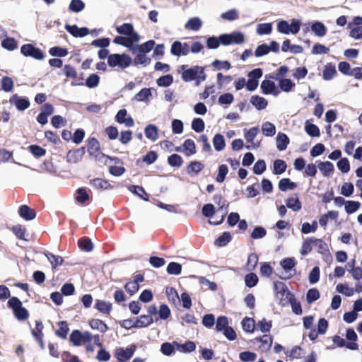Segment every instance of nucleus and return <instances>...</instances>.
<instances>
[{
	"instance_id": "obj_1",
	"label": "nucleus",
	"mask_w": 362,
	"mask_h": 362,
	"mask_svg": "<svg viewBox=\"0 0 362 362\" xmlns=\"http://www.w3.org/2000/svg\"><path fill=\"white\" fill-rule=\"evenodd\" d=\"M132 64V59L129 54L125 53L110 54L107 59V65L112 68L118 66L121 69H124L129 67Z\"/></svg>"
},
{
	"instance_id": "obj_2",
	"label": "nucleus",
	"mask_w": 362,
	"mask_h": 362,
	"mask_svg": "<svg viewBox=\"0 0 362 362\" xmlns=\"http://www.w3.org/2000/svg\"><path fill=\"white\" fill-rule=\"evenodd\" d=\"M199 75L201 80L206 79L207 76L204 67L196 65L184 70L182 74V79L185 82H190L197 78Z\"/></svg>"
},
{
	"instance_id": "obj_3",
	"label": "nucleus",
	"mask_w": 362,
	"mask_h": 362,
	"mask_svg": "<svg viewBox=\"0 0 362 362\" xmlns=\"http://www.w3.org/2000/svg\"><path fill=\"white\" fill-rule=\"evenodd\" d=\"M221 44L225 46L232 44L240 45L245 42V35L240 31H234L231 33H224L219 35Z\"/></svg>"
},
{
	"instance_id": "obj_4",
	"label": "nucleus",
	"mask_w": 362,
	"mask_h": 362,
	"mask_svg": "<svg viewBox=\"0 0 362 362\" xmlns=\"http://www.w3.org/2000/svg\"><path fill=\"white\" fill-rule=\"evenodd\" d=\"M93 340V335L88 331L81 332L78 329H74L69 336V341L74 346H79L82 343H89Z\"/></svg>"
},
{
	"instance_id": "obj_5",
	"label": "nucleus",
	"mask_w": 362,
	"mask_h": 362,
	"mask_svg": "<svg viewBox=\"0 0 362 362\" xmlns=\"http://www.w3.org/2000/svg\"><path fill=\"white\" fill-rule=\"evenodd\" d=\"M88 152L90 157H93L98 161H103L106 155L101 152L100 143L95 137L88 139Z\"/></svg>"
},
{
	"instance_id": "obj_6",
	"label": "nucleus",
	"mask_w": 362,
	"mask_h": 362,
	"mask_svg": "<svg viewBox=\"0 0 362 362\" xmlns=\"http://www.w3.org/2000/svg\"><path fill=\"white\" fill-rule=\"evenodd\" d=\"M21 52L25 57H30L37 60H42L45 58L44 52L38 47L32 44H25L21 47Z\"/></svg>"
},
{
	"instance_id": "obj_7",
	"label": "nucleus",
	"mask_w": 362,
	"mask_h": 362,
	"mask_svg": "<svg viewBox=\"0 0 362 362\" xmlns=\"http://www.w3.org/2000/svg\"><path fill=\"white\" fill-rule=\"evenodd\" d=\"M136 350V346L134 344H131L126 349L119 347L115 350V356L121 362L129 360Z\"/></svg>"
},
{
	"instance_id": "obj_8",
	"label": "nucleus",
	"mask_w": 362,
	"mask_h": 362,
	"mask_svg": "<svg viewBox=\"0 0 362 362\" xmlns=\"http://www.w3.org/2000/svg\"><path fill=\"white\" fill-rule=\"evenodd\" d=\"M189 52V47L186 42L182 43L180 41L176 40L171 45L170 53L173 56H186Z\"/></svg>"
},
{
	"instance_id": "obj_9",
	"label": "nucleus",
	"mask_w": 362,
	"mask_h": 362,
	"mask_svg": "<svg viewBox=\"0 0 362 362\" xmlns=\"http://www.w3.org/2000/svg\"><path fill=\"white\" fill-rule=\"evenodd\" d=\"M9 103L14 105L19 111L25 110L30 104L28 98L19 96L18 94L13 95L9 99Z\"/></svg>"
},
{
	"instance_id": "obj_10",
	"label": "nucleus",
	"mask_w": 362,
	"mask_h": 362,
	"mask_svg": "<svg viewBox=\"0 0 362 362\" xmlns=\"http://www.w3.org/2000/svg\"><path fill=\"white\" fill-rule=\"evenodd\" d=\"M65 29L74 37H83L90 33V30L88 28H78L76 25L66 24Z\"/></svg>"
},
{
	"instance_id": "obj_11",
	"label": "nucleus",
	"mask_w": 362,
	"mask_h": 362,
	"mask_svg": "<svg viewBox=\"0 0 362 362\" xmlns=\"http://www.w3.org/2000/svg\"><path fill=\"white\" fill-rule=\"evenodd\" d=\"M86 152V148L82 146L76 150H69L66 153V161L68 163H76L80 161Z\"/></svg>"
},
{
	"instance_id": "obj_12",
	"label": "nucleus",
	"mask_w": 362,
	"mask_h": 362,
	"mask_svg": "<svg viewBox=\"0 0 362 362\" xmlns=\"http://www.w3.org/2000/svg\"><path fill=\"white\" fill-rule=\"evenodd\" d=\"M274 291L276 294V297L279 298V304L284 305L286 303L284 302V297L285 293L288 291L286 285L281 281H275L274 282Z\"/></svg>"
},
{
	"instance_id": "obj_13",
	"label": "nucleus",
	"mask_w": 362,
	"mask_h": 362,
	"mask_svg": "<svg viewBox=\"0 0 362 362\" xmlns=\"http://www.w3.org/2000/svg\"><path fill=\"white\" fill-rule=\"evenodd\" d=\"M311 31L319 37H324L327 33V28L325 24L319 21H313L310 24Z\"/></svg>"
},
{
	"instance_id": "obj_14",
	"label": "nucleus",
	"mask_w": 362,
	"mask_h": 362,
	"mask_svg": "<svg viewBox=\"0 0 362 362\" xmlns=\"http://www.w3.org/2000/svg\"><path fill=\"white\" fill-rule=\"evenodd\" d=\"M19 216L25 221L33 220L36 217V212L28 205H21L18 209Z\"/></svg>"
},
{
	"instance_id": "obj_15",
	"label": "nucleus",
	"mask_w": 362,
	"mask_h": 362,
	"mask_svg": "<svg viewBox=\"0 0 362 362\" xmlns=\"http://www.w3.org/2000/svg\"><path fill=\"white\" fill-rule=\"evenodd\" d=\"M332 341L337 347L339 348L346 347L350 350H357L358 349V345L356 343H347L346 342L345 339L339 335H334L332 337Z\"/></svg>"
},
{
	"instance_id": "obj_16",
	"label": "nucleus",
	"mask_w": 362,
	"mask_h": 362,
	"mask_svg": "<svg viewBox=\"0 0 362 362\" xmlns=\"http://www.w3.org/2000/svg\"><path fill=\"white\" fill-rule=\"evenodd\" d=\"M155 45V41L153 40H150L141 45H134V47L133 49H132V53L136 54V51H139V52L146 54L153 49Z\"/></svg>"
},
{
	"instance_id": "obj_17",
	"label": "nucleus",
	"mask_w": 362,
	"mask_h": 362,
	"mask_svg": "<svg viewBox=\"0 0 362 362\" xmlns=\"http://www.w3.org/2000/svg\"><path fill=\"white\" fill-rule=\"evenodd\" d=\"M95 308L104 315H109L112 309V305L110 302L103 300H95Z\"/></svg>"
},
{
	"instance_id": "obj_18",
	"label": "nucleus",
	"mask_w": 362,
	"mask_h": 362,
	"mask_svg": "<svg viewBox=\"0 0 362 362\" xmlns=\"http://www.w3.org/2000/svg\"><path fill=\"white\" fill-rule=\"evenodd\" d=\"M276 141L277 149L282 151L286 149L288 145L289 144L290 139L286 134L283 132H279L276 138Z\"/></svg>"
},
{
	"instance_id": "obj_19",
	"label": "nucleus",
	"mask_w": 362,
	"mask_h": 362,
	"mask_svg": "<svg viewBox=\"0 0 362 362\" xmlns=\"http://www.w3.org/2000/svg\"><path fill=\"white\" fill-rule=\"evenodd\" d=\"M317 167L323 176L328 177L334 171V165L330 161H317Z\"/></svg>"
},
{
	"instance_id": "obj_20",
	"label": "nucleus",
	"mask_w": 362,
	"mask_h": 362,
	"mask_svg": "<svg viewBox=\"0 0 362 362\" xmlns=\"http://www.w3.org/2000/svg\"><path fill=\"white\" fill-rule=\"evenodd\" d=\"M151 95V88H144L134 96L133 100L139 102L148 103L149 98Z\"/></svg>"
},
{
	"instance_id": "obj_21",
	"label": "nucleus",
	"mask_w": 362,
	"mask_h": 362,
	"mask_svg": "<svg viewBox=\"0 0 362 362\" xmlns=\"http://www.w3.org/2000/svg\"><path fill=\"white\" fill-rule=\"evenodd\" d=\"M128 189L134 194L138 196L144 201L149 200V195L146 192L144 188L139 185H129Z\"/></svg>"
},
{
	"instance_id": "obj_22",
	"label": "nucleus",
	"mask_w": 362,
	"mask_h": 362,
	"mask_svg": "<svg viewBox=\"0 0 362 362\" xmlns=\"http://www.w3.org/2000/svg\"><path fill=\"white\" fill-rule=\"evenodd\" d=\"M204 165L199 161L193 160L187 167V173L191 175H197L204 168Z\"/></svg>"
},
{
	"instance_id": "obj_23",
	"label": "nucleus",
	"mask_w": 362,
	"mask_h": 362,
	"mask_svg": "<svg viewBox=\"0 0 362 362\" xmlns=\"http://www.w3.org/2000/svg\"><path fill=\"white\" fill-rule=\"evenodd\" d=\"M250 103L258 110H264L268 105V101L264 98L257 95L251 97Z\"/></svg>"
},
{
	"instance_id": "obj_24",
	"label": "nucleus",
	"mask_w": 362,
	"mask_h": 362,
	"mask_svg": "<svg viewBox=\"0 0 362 362\" xmlns=\"http://www.w3.org/2000/svg\"><path fill=\"white\" fill-rule=\"evenodd\" d=\"M312 238L313 245L317 248V252L322 255H325L327 252L329 257L332 258L329 252L327 244L322 239L316 238L314 237Z\"/></svg>"
},
{
	"instance_id": "obj_25",
	"label": "nucleus",
	"mask_w": 362,
	"mask_h": 362,
	"mask_svg": "<svg viewBox=\"0 0 362 362\" xmlns=\"http://www.w3.org/2000/svg\"><path fill=\"white\" fill-rule=\"evenodd\" d=\"M145 136L147 139L155 141L158 138V129L155 124H148L144 129Z\"/></svg>"
},
{
	"instance_id": "obj_26",
	"label": "nucleus",
	"mask_w": 362,
	"mask_h": 362,
	"mask_svg": "<svg viewBox=\"0 0 362 362\" xmlns=\"http://www.w3.org/2000/svg\"><path fill=\"white\" fill-rule=\"evenodd\" d=\"M232 240V236L230 232H223L218 238L214 241V245L216 247H222L227 245Z\"/></svg>"
},
{
	"instance_id": "obj_27",
	"label": "nucleus",
	"mask_w": 362,
	"mask_h": 362,
	"mask_svg": "<svg viewBox=\"0 0 362 362\" xmlns=\"http://www.w3.org/2000/svg\"><path fill=\"white\" fill-rule=\"evenodd\" d=\"M78 245L81 250L86 252L92 251L93 249V243L88 237L81 238L78 240Z\"/></svg>"
},
{
	"instance_id": "obj_28",
	"label": "nucleus",
	"mask_w": 362,
	"mask_h": 362,
	"mask_svg": "<svg viewBox=\"0 0 362 362\" xmlns=\"http://www.w3.org/2000/svg\"><path fill=\"white\" fill-rule=\"evenodd\" d=\"M279 189L282 192L288 189L293 190L297 187V183L292 182L289 178H282L279 180L278 185Z\"/></svg>"
},
{
	"instance_id": "obj_29",
	"label": "nucleus",
	"mask_w": 362,
	"mask_h": 362,
	"mask_svg": "<svg viewBox=\"0 0 362 362\" xmlns=\"http://www.w3.org/2000/svg\"><path fill=\"white\" fill-rule=\"evenodd\" d=\"M177 349L182 353H191L196 349V344L194 341L187 340L184 344L176 343Z\"/></svg>"
},
{
	"instance_id": "obj_30",
	"label": "nucleus",
	"mask_w": 362,
	"mask_h": 362,
	"mask_svg": "<svg viewBox=\"0 0 362 362\" xmlns=\"http://www.w3.org/2000/svg\"><path fill=\"white\" fill-rule=\"evenodd\" d=\"M287 168V164L285 160L276 159L273 163V173L274 175L283 174Z\"/></svg>"
},
{
	"instance_id": "obj_31",
	"label": "nucleus",
	"mask_w": 362,
	"mask_h": 362,
	"mask_svg": "<svg viewBox=\"0 0 362 362\" xmlns=\"http://www.w3.org/2000/svg\"><path fill=\"white\" fill-rule=\"evenodd\" d=\"M296 197H289L286 200V205L288 209H292L293 211H298L302 208V204L300 202L297 194H295Z\"/></svg>"
},
{
	"instance_id": "obj_32",
	"label": "nucleus",
	"mask_w": 362,
	"mask_h": 362,
	"mask_svg": "<svg viewBox=\"0 0 362 362\" xmlns=\"http://www.w3.org/2000/svg\"><path fill=\"white\" fill-rule=\"evenodd\" d=\"M305 131L311 137H318L320 135L319 127L309 121L305 123Z\"/></svg>"
},
{
	"instance_id": "obj_33",
	"label": "nucleus",
	"mask_w": 362,
	"mask_h": 362,
	"mask_svg": "<svg viewBox=\"0 0 362 362\" xmlns=\"http://www.w3.org/2000/svg\"><path fill=\"white\" fill-rule=\"evenodd\" d=\"M59 329L56 330L55 334L63 339H66L68 332L69 331V325L66 321H59L57 323Z\"/></svg>"
},
{
	"instance_id": "obj_34",
	"label": "nucleus",
	"mask_w": 362,
	"mask_h": 362,
	"mask_svg": "<svg viewBox=\"0 0 362 362\" xmlns=\"http://www.w3.org/2000/svg\"><path fill=\"white\" fill-rule=\"evenodd\" d=\"M182 147L184 148L183 152L187 156H190L196 153L195 143L191 139H186L182 144Z\"/></svg>"
},
{
	"instance_id": "obj_35",
	"label": "nucleus",
	"mask_w": 362,
	"mask_h": 362,
	"mask_svg": "<svg viewBox=\"0 0 362 362\" xmlns=\"http://www.w3.org/2000/svg\"><path fill=\"white\" fill-rule=\"evenodd\" d=\"M45 255L52 264V269H56L58 266L62 265L64 262V259L59 255H55L49 252H45Z\"/></svg>"
},
{
	"instance_id": "obj_36",
	"label": "nucleus",
	"mask_w": 362,
	"mask_h": 362,
	"mask_svg": "<svg viewBox=\"0 0 362 362\" xmlns=\"http://www.w3.org/2000/svg\"><path fill=\"white\" fill-rule=\"evenodd\" d=\"M228 318L225 315H221L215 321V329L218 332H223L228 325Z\"/></svg>"
},
{
	"instance_id": "obj_37",
	"label": "nucleus",
	"mask_w": 362,
	"mask_h": 362,
	"mask_svg": "<svg viewBox=\"0 0 362 362\" xmlns=\"http://www.w3.org/2000/svg\"><path fill=\"white\" fill-rule=\"evenodd\" d=\"M202 25V22L201 19L198 17H193L189 18L185 23V28L186 29L197 31L201 28Z\"/></svg>"
},
{
	"instance_id": "obj_38",
	"label": "nucleus",
	"mask_w": 362,
	"mask_h": 362,
	"mask_svg": "<svg viewBox=\"0 0 362 362\" xmlns=\"http://www.w3.org/2000/svg\"><path fill=\"white\" fill-rule=\"evenodd\" d=\"M337 74L335 66L332 63H328L323 71L322 76L323 78L326 81H329Z\"/></svg>"
},
{
	"instance_id": "obj_39",
	"label": "nucleus",
	"mask_w": 362,
	"mask_h": 362,
	"mask_svg": "<svg viewBox=\"0 0 362 362\" xmlns=\"http://www.w3.org/2000/svg\"><path fill=\"white\" fill-rule=\"evenodd\" d=\"M278 82L280 90L286 93L291 91L296 86L295 83L290 78H284L279 80Z\"/></svg>"
},
{
	"instance_id": "obj_40",
	"label": "nucleus",
	"mask_w": 362,
	"mask_h": 362,
	"mask_svg": "<svg viewBox=\"0 0 362 362\" xmlns=\"http://www.w3.org/2000/svg\"><path fill=\"white\" fill-rule=\"evenodd\" d=\"M213 145L216 151H221L226 146L224 136L221 134H216L213 138Z\"/></svg>"
},
{
	"instance_id": "obj_41",
	"label": "nucleus",
	"mask_w": 362,
	"mask_h": 362,
	"mask_svg": "<svg viewBox=\"0 0 362 362\" xmlns=\"http://www.w3.org/2000/svg\"><path fill=\"white\" fill-rule=\"evenodd\" d=\"M243 329L249 333H252L255 331V322L253 318L245 317L241 322Z\"/></svg>"
},
{
	"instance_id": "obj_42",
	"label": "nucleus",
	"mask_w": 362,
	"mask_h": 362,
	"mask_svg": "<svg viewBox=\"0 0 362 362\" xmlns=\"http://www.w3.org/2000/svg\"><path fill=\"white\" fill-rule=\"evenodd\" d=\"M90 185L96 189H108L112 188L109 182L102 178H95L90 180Z\"/></svg>"
},
{
	"instance_id": "obj_43",
	"label": "nucleus",
	"mask_w": 362,
	"mask_h": 362,
	"mask_svg": "<svg viewBox=\"0 0 362 362\" xmlns=\"http://www.w3.org/2000/svg\"><path fill=\"white\" fill-rule=\"evenodd\" d=\"M154 322L153 317L148 315H141L136 320V325H138L139 328L146 327L151 325Z\"/></svg>"
},
{
	"instance_id": "obj_44",
	"label": "nucleus",
	"mask_w": 362,
	"mask_h": 362,
	"mask_svg": "<svg viewBox=\"0 0 362 362\" xmlns=\"http://www.w3.org/2000/svg\"><path fill=\"white\" fill-rule=\"evenodd\" d=\"M259 278L254 272H250L245 276V284L247 288H253L257 285Z\"/></svg>"
},
{
	"instance_id": "obj_45",
	"label": "nucleus",
	"mask_w": 362,
	"mask_h": 362,
	"mask_svg": "<svg viewBox=\"0 0 362 362\" xmlns=\"http://www.w3.org/2000/svg\"><path fill=\"white\" fill-rule=\"evenodd\" d=\"M168 163L171 167L180 168L183 164V159L179 154L173 153L168 157Z\"/></svg>"
},
{
	"instance_id": "obj_46",
	"label": "nucleus",
	"mask_w": 362,
	"mask_h": 362,
	"mask_svg": "<svg viewBox=\"0 0 362 362\" xmlns=\"http://www.w3.org/2000/svg\"><path fill=\"white\" fill-rule=\"evenodd\" d=\"M158 314V317L156 318V322H157L159 319L167 320L170 316L171 311L167 304L162 303L159 307Z\"/></svg>"
},
{
	"instance_id": "obj_47",
	"label": "nucleus",
	"mask_w": 362,
	"mask_h": 362,
	"mask_svg": "<svg viewBox=\"0 0 362 362\" xmlns=\"http://www.w3.org/2000/svg\"><path fill=\"white\" fill-rule=\"evenodd\" d=\"M1 47L5 49L13 51L18 47V45L14 38L6 37L1 41Z\"/></svg>"
},
{
	"instance_id": "obj_48",
	"label": "nucleus",
	"mask_w": 362,
	"mask_h": 362,
	"mask_svg": "<svg viewBox=\"0 0 362 362\" xmlns=\"http://www.w3.org/2000/svg\"><path fill=\"white\" fill-rule=\"evenodd\" d=\"M296 261L294 257H286L280 262V265L286 272L291 271L296 267Z\"/></svg>"
},
{
	"instance_id": "obj_49",
	"label": "nucleus",
	"mask_w": 362,
	"mask_h": 362,
	"mask_svg": "<svg viewBox=\"0 0 362 362\" xmlns=\"http://www.w3.org/2000/svg\"><path fill=\"white\" fill-rule=\"evenodd\" d=\"M13 313L15 317L19 321L25 320L29 317L28 310L23 305L14 310V311H13Z\"/></svg>"
},
{
	"instance_id": "obj_50",
	"label": "nucleus",
	"mask_w": 362,
	"mask_h": 362,
	"mask_svg": "<svg viewBox=\"0 0 362 362\" xmlns=\"http://www.w3.org/2000/svg\"><path fill=\"white\" fill-rule=\"evenodd\" d=\"M166 271L168 274L179 275L182 272V264L178 262H171L168 264Z\"/></svg>"
},
{
	"instance_id": "obj_51",
	"label": "nucleus",
	"mask_w": 362,
	"mask_h": 362,
	"mask_svg": "<svg viewBox=\"0 0 362 362\" xmlns=\"http://www.w3.org/2000/svg\"><path fill=\"white\" fill-rule=\"evenodd\" d=\"M262 134L266 136H273L276 134V127L269 122H265L262 126Z\"/></svg>"
},
{
	"instance_id": "obj_52",
	"label": "nucleus",
	"mask_w": 362,
	"mask_h": 362,
	"mask_svg": "<svg viewBox=\"0 0 362 362\" xmlns=\"http://www.w3.org/2000/svg\"><path fill=\"white\" fill-rule=\"evenodd\" d=\"M320 297V293L317 288H310L306 293V300L308 304H311L317 300Z\"/></svg>"
},
{
	"instance_id": "obj_53",
	"label": "nucleus",
	"mask_w": 362,
	"mask_h": 362,
	"mask_svg": "<svg viewBox=\"0 0 362 362\" xmlns=\"http://www.w3.org/2000/svg\"><path fill=\"white\" fill-rule=\"evenodd\" d=\"M173 83V76L171 74H166L159 77L156 83L160 87H168Z\"/></svg>"
},
{
	"instance_id": "obj_54",
	"label": "nucleus",
	"mask_w": 362,
	"mask_h": 362,
	"mask_svg": "<svg viewBox=\"0 0 362 362\" xmlns=\"http://www.w3.org/2000/svg\"><path fill=\"white\" fill-rule=\"evenodd\" d=\"M49 54L52 57H64L68 54L66 48L54 46L49 49Z\"/></svg>"
},
{
	"instance_id": "obj_55",
	"label": "nucleus",
	"mask_w": 362,
	"mask_h": 362,
	"mask_svg": "<svg viewBox=\"0 0 362 362\" xmlns=\"http://www.w3.org/2000/svg\"><path fill=\"white\" fill-rule=\"evenodd\" d=\"M100 83V76L97 74H91L86 80L84 86L89 88H94Z\"/></svg>"
},
{
	"instance_id": "obj_56",
	"label": "nucleus",
	"mask_w": 362,
	"mask_h": 362,
	"mask_svg": "<svg viewBox=\"0 0 362 362\" xmlns=\"http://www.w3.org/2000/svg\"><path fill=\"white\" fill-rule=\"evenodd\" d=\"M85 8V4L82 0H71L69 9L74 13H79L82 11Z\"/></svg>"
},
{
	"instance_id": "obj_57",
	"label": "nucleus",
	"mask_w": 362,
	"mask_h": 362,
	"mask_svg": "<svg viewBox=\"0 0 362 362\" xmlns=\"http://www.w3.org/2000/svg\"><path fill=\"white\" fill-rule=\"evenodd\" d=\"M275 83L271 80L264 79L262 81L260 88L264 95H269L273 88H275Z\"/></svg>"
},
{
	"instance_id": "obj_58",
	"label": "nucleus",
	"mask_w": 362,
	"mask_h": 362,
	"mask_svg": "<svg viewBox=\"0 0 362 362\" xmlns=\"http://www.w3.org/2000/svg\"><path fill=\"white\" fill-rule=\"evenodd\" d=\"M228 173V168L226 164H221L218 166V174L216 177L217 182L222 183L224 182L226 177Z\"/></svg>"
},
{
	"instance_id": "obj_59",
	"label": "nucleus",
	"mask_w": 362,
	"mask_h": 362,
	"mask_svg": "<svg viewBox=\"0 0 362 362\" xmlns=\"http://www.w3.org/2000/svg\"><path fill=\"white\" fill-rule=\"evenodd\" d=\"M30 152L36 158H40L46 154V150L37 144H32L28 146Z\"/></svg>"
},
{
	"instance_id": "obj_60",
	"label": "nucleus",
	"mask_w": 362,
	"mask_h": 362,
	"mask_svg": "<svg viewBox=\"0 0 362 362\" xmlns=\"http://www.w3.org/2000/svg\"><path fill=\"white\" fill-rule=\"evenodd\" d=\"M336 290L347 297L352 296L354 293V289L349 287L346 284H339L336 287Z\"/></svg>"
},
{
	"instance_id": "obj_61",
	"label": "nucleus",
	"mask_w": 362,
	"mask_h": 362,
	"mask_svg": "<svg viewBox=\"0 0 362 362\" xmlns=\"http://www.w3.org/2000/svg\"><path fill=\"white\" fill-rule=\"evenodd\" d=\"M266 169V162L263 159L257 160L252 168L254 174L257 175H262Z\"/></svg>"
},
{
	"instance_id": "obj_62",
	"label": "nucleus",
	"mask_w": 362,
	"mask_h": 362,
	"mask_svg": "<svg viewBox=\"0 0 362 362\" xmlns=\"http://www.w3.org/2000/svg\"><path fill=\"white\" fill-rule=\"evenodd\" d=\"M12 231L18 239L28 240V239L25 237L26 228L24 226L21 224L13 226L12 228Z\"/></svg>"
},
{
	"instance_id": "obj_63",
	"label": "nucleus",
	"mask_w": 362,
	"mask_h": 362,
	"mask_svg": "<svg viewBox=\"0 0 362 362\" xmlns=\"http://www.w3.org/2000/svg\"><path fill=\"white\" fill-rule=\"evenodd\" d=\"M267 230L266 229L260 226H257L254 228L252 232L251 233V238L254 240L261 239L266 236Z\"/></svg>"
},
{
	"instance_id": "obj_64",
	"label": "nucleus",
	"mask_w": 362,
	"mask_h": 362,
	"mask_svg": "<svg viewBox=\"0 0 362 362\" xmlns=\"http://www.w3.org/2000/svg\"><path fill=\"white\" fill-rule=\"evenodd\" d=\"M205 124L200 117L193 119L192 122V129L197 133H201L204 130Z\"/></svg>"
}]
</instances>
